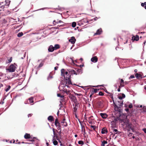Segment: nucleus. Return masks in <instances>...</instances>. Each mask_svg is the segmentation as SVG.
<instances>
[{
	"instance_id": "c03bdc74",
	"label": "nucleus",
	"mask_w": 146,
	"mask_h": 146,
	"mask_svg": "<svg viewBox=\"0 0 146 146\" xmlns=\"http://www.w3.org/2000/svg\"><path fill=\"white\" fill-rule=\"evenodd\" d=\"M113 131L114 132H115V133H117V129H114Z\"/></svg>"
},
{
	"instance_id": "ea45409f",
	"label": "nucleus",
	"mask_w": 146,
	"mask_h": 146,
	"mask_svg": "<svg viewBox=\"0 0 146 146\" xmlns=\"http://www.w3.org/2000/svg\"><path fill=\"white\" fill-rule=\"evenodd\" d=\"M135 78V77L133 75H131L130 77L129 78V79L133 78Z\"/></svg>"
},
{
	"instance_id": "4d7b16f0",
	"label": "nucleus",
	"mask_w": 146,
	"mask_h": 146,
	"mask_svg": "<svg viewBox=\"0 0 146 146\" xmlns=\"http://www.w3.org/2000/svg\"><path fill=\"white\" fill-rule=\"evenodd\" d=\"M145 43H146V41H144V43H143V44H144V45H145Z\"/></svg>"
},
{
	"instance_id": "f704fd0d",
	"label": "nucleus",
	"mask_w": 146,
	"mask_h": 146,
	"mask_svg": "<svg viewBox=\"0 0 146 146\" xmlns=\"http://www.w3.org/2000/svg\"><path fill=\"white\" fill-rule=\"evenodd\" d=\"M57 96L58 97H59L62 98H63L64 97V96H63L61 95L60 94H58Z\"/></svg>"
},
{
	"instance_id": "864d4df0",
	"label": "nucleus",
	"mask_w": 146,
	"mask_h": 146,
	"mask_svg": "<svg viewBox=\"0 0 146 146\" xmlns=\"http://www.w3.org/2000/svg\"><path fill=\"white\" fill-rule=\"evenodd\" d=\"M58 68V67H54V69L55 70H57Z\"/></svg>"
},
{
	"instance_id": "9b49d317",
	"label": "nucleus",
	"mask_w": 146,
	"mask_h": 146,
	"mask_svg": "<svg viewBox=\"0 0 146 146\" xmlns=\"http://www.w3.org/2000/svg\"><path fill=\"white\" fill-rule=\"evenodd\" d=\"M73 106L74 111L75 112L76 111L78 108V104L76 103H75L73 105Z\"/></svg>"
},
{
	"instance_id": "4c0bfd02",
	"label": "nucleus",
	"mask_w": 146,
	"mask_h": 146,
	"mask_svg": "<svg viewBox=\"0 0 146 146\" xmlns=\"http://www.w3.org/2000/svg\"><path fill=\"white\" fill-rule=\"evenodd\" d=\"M99 95L100 96H102L104 95V94L102 92H99Z\"/></svg>"
},
{
	"instance_id": "f3484780",
	"label": "nucleus",
	"mask_w": 146,
	"mask_h": 146,
	"mask_svg": "<svg viewBox=\"0 0 146 146\" xmlns=\"http://www.w3.org/2000/svg\"><path fill=\"white\" fill-rule=\"evenodd\" d=\"M48 120L52 122L54 121V118L52 116H49L48 118Z\"/></svg>"
},
{
	"instance_id": "c9c22d12",
	"label": "nucleus",
	"mask_w": 146,
	"mask_h": 146,
	"mask_svg": "<svg viewBox=\"0 0 146 146\" xmlns=\"http://www.w3.org/2000/svg\"><path fill=\"white\" fill-rule=\"evenodd\" d=\"M71 72L73 73L74 74H75L76 75L77 74H78L77 73H76V72H75V71L74 70H72L71 71Z\"/></svg>"
},
{
	"instance_id": "680f3d73",
	"label": "nucleus",
	"mask_w": 146,
	"mask_h": 146,
	"mask_svg": "<svg viewBox=\"0 0 146 146\" xmlns=\"http://www.w3.org/2000/svg\"><path fill=\"white\" fill-rule=\"evenodd\" d=\"M80 60L81 61H82L83 60V59L82 58H80Z\"/></svg>"
},
{
	"instance_id": "aec40b11",
	"label": "nucleus",
	"mask_w": 146,
	"mask_h": 146,
	"mask_svg": "<svg viewBox=\"0 0 146 146\" xmlns=\"http://www.w3.org/2000/svg\"><path fill=\"white\" fill-rule=\"evenodd\" d=\"M82 131L84 135L86 134L85 127L83 126H82Z\"/></svg>"
},
{
	"instance_id": "dca6fc26",
	"label": "nucleus",
	"mask_w": 146,
	"mask_h": 146,
	"mask_svg": "<svg viewBox=\"0 0 146 146\" xmlns=\"http://www.w3.org/2000/svg\"><path fill=\"white\" fill-rule=\"evenodd\" d=\"M55 125L57 127V129L58 130H60L61 126L60 125L59 123H56L55 124Z\"/></svg>"
},
{
	"instance_id": "58836bf2",
	"label": "nucleus",
	"mask_w": 146,
	"mask_h": 146,
	"mask_svg": "<svg viewBox=\"0 0 146 146\" xmlns=\"http://www.w3.org/2000/svg\"><path fill=\"white\" fill-rule=\"evenodd\" d=\"M145 5H146V2H144V3H142L141 4V5L142 7H143Z\"/></svg>"
},
{
	"instance_id": "6e6552de",
	"label": "nucleus",
	"mask_w": 146,
	"mask_h": 146,
	"mask_svg": "<svg viewBox=\"0 0 146 146\" xmlns=\"http://www.w3.org/2000/svg\"><path fill=\"white\" fill-rule=\"evenodd\" d=\"M65 79L66 80V84H68V86H69V85L72 84V83L70 80V78H67Z\"/></svg>"
},
{
	"instance_id": "f03ea898",
	"label": "nucleus",
	"mask_w": 146,
	"mask_h": 146,
	"mask_svg": "<svg viewBox=\"0 0 146 146\" xmlns=\"http://www.w3.org/2000/svg\"><path fill=\"white\" fill-rule=\"evenodd\" d=\"M61 75L62 76H63L64 78H70V75L68 72L67 71H65L64 69H62L61 70Z\"/></svg>"
},
{
	"instance_id": "f8f14e48",
	"label": "nucleus",
	"mask_w": 146,
	"mask_h": 146,
	"mask_svg": "<svg viewBox=\"0 0 146 146\" xmlns=\"http://www.w3.org/2000/svg\"><path fill=\"white\" fill-rule=\"evenodd\" d=\"M102 31V29L101 28H100L97 30L96 32L94 34V35H100L101 34Z\"/></svg>"
},
{
	"instance_id": "5fc2aeb1",
	"label": "nucleus",
	"mask_w": 146,
	"mask_h": 146,
	"mask_svg": "<svg viewBox=\"0 0 146 146\" xmlns=\"http://www.w3.org/2000/svg\"><path fill=\"white\" fill-rule=\"evenodd\" d=\"M144 111H146L145 110H146V107H143Z\"/></svg>"
},
{
	"instance_id": "0e129e2a",
	"label": "nucleus",
	"mask_w": 146,
	"mask_h": 146,
	"mask_svg": "<svg viewBox=\"0 0 146 146\" xmlns=\"http://www.w3.org/2000/svg\"><path fill=\"white\" fill-rule=\"evenodd\" d=\"M139 107L140 108H142V105H140Z\"/></svg>"
},
{
	"instance_id": "e433bc0d",
	"label": "nucleus",
	"mask_w": 146,
	"mask_h": 146,
	"mask_svg": "<svg viewBox=\"0 0 146 146\" xmlns=\"http://www.w3.org/2000/svg\"><path fill=\"white\" fill-rule=\"evenodd\" d=\"M94 91V92L96 93L98 90H99V89H93Z\"/></svg>"
},
{
	"instance_id": "de8ad7c7",
	"label": "nucleus",
	"mask_w": 146,
	"mask_h": 146,
	"mask_svg": "<svg viewBox=\"0 0 146 146\" xmlns=\"http://www.w3.org/2000/svg\"><path fill=\"white\" fill-rule=\"evenodd\" d=\"M58 130L59 131L58 132V133L59 134V135H60V134H61V128H60V130Z\"/></svg>"
},
{
	"instance_id": "9d476101",
	"label": "nucleus",
	"mask_w": 146,
	"mask_h": 146,
	"mask_svg": "<svg viewBox=\"0 0 146 146\" xmlns=\"http://www.w3.org/2000/svg\"><path fill=\"white\" fill-rule=\"evenodd\" d=\"M124 123L127 127L129 128H131V123L129 122L128 121H127L125 123Z\"/></svg>"
},
{
	"instance_id": "423d86ee",
	"label": "nucleus",
	"mask_w": 146,
	"mask_h": 146,
	"mask_svg": "<svg viewBox=\"0 0 146 146\" xmlns=\"http://www.w3.org/2000/svg\"><path fill=\"white\" fill-rule=\"evenodd\" d=\"M76 41V39L74 36L71 37V38L69 40V41L72 44H74L75 43Z\"/></svg>"
},
{
	"instance_id": "6ab92c4d",
	"label": "nucleus",
	"mask_w": 146,
	"mask_h": 146,
	"mask_svg": "<svg viewBox=\"0 0 146 146\" xmlns=\"http://www.w3.org/2000/svg\"><path fill=\"white\" fill-rule=\"evenodd\" d=\"M52 142L53 143L54 145H57L58 144V143L57 141L55 139V137H53V139H52Z\"/></svg>"
},
{
	"instance_id": "c85d7f7f",
	"label": "nucleus",
	"mask_w": 146,
	"mask_h": 146,
	"mask_svg": "<svg viewBox=\"0 0 146 146\" xmlns=\"http://www.w3.org/2000/svg\"><path fill=\"white\" fill-rule=\"evenodd\" d=\"M23 35V33L22 32H20L17 35V36L19 37H20L21 36H22Z\"/></svg>"
},
{
	"instance_id": "20e7f679",
	"label": "nucleus",
	"mask_w": 146,
	"mask_h": 146,
	"mask_svg": "<svg viewBox=\"0 0 146 146\" xmlns=\"http://www.w3.org/2000/svg\"><path fill=\"white\" fill-rule=\"evenodd\" d=\"M16 68V67L13 64H11L8 68L6 69V70L9 72H13L15 71Z\"/></svg>"
},
{
	"instance_id": "cd10ccee",
	"label": "nucleus",
	"mask_w": 146,
	"mask_h": 146,
	"mask_svg": "<svg viewBox=\"0 0 146 146\" xmlns=\"http://www.w3.org/2000/svg\"><path fill=\"white\" fill-rule=\"evenodd\" d=\"M29 102L31 103H33V98L32 97H31L29 99Z\"/></svg>"
},
{
	"instance_id": "a19ab883",
	"label": "nucleus",
	"mask_w": 146,
	"mask_h": 146,
	"mask_svg": "<svg viewBox=\"0 0 146 146\" xmlns=\"http://www.w3.org/2000/svg\"><path fill=\"white\" fill-rule=\"evenodd\" d=\"M43 63L42 62H41L39 65V67H41L43 65Z\"/></svg>"
},
{
	"instance_id": "39448f33",
	"label": "nucleus",
	"mask_w": 146,
	"mask_h": 146,
	"mask_svg": "<svg viewBox=\"0 0 146 146\" xmlns=\"http://www.w3.org/2000/svg\"><path fill=\"white\" fill-rule=\"evenodd\" d=\"M24 138L25 139H29V141H34V139L35 138V137L33 138H32V137H31L30 135L29 134H28V133H26L24 135Z\"/></svg>"
},
{
	"instance_id": "774afa93",
	"label": "nucleus",
	"mask_w": 146,
	"mask_h": 146,
	"mask_svg": "<svg viewBox=\"0 0 146 146\" xmlns=\"http://www.w3.org/2000/svg\"><path fill=\"white\" fill-rule=\"evenodd\" d=\"M68 146H72L71 145H70Z\"/></svg>"
},
{
	"instance_id": "2f4dec72",
	"label": "nucleus",
	"mask_w": 146,
	"mask_h": 146,
	"mask_svg": "<svg viewBox=\"0 0 146 146\" xmlns=\"http://www.w3.org/2000/svg\"><path fill=\"white\" fill-rule=\"evenodd\" d=\"M78 143L80 145H83L84 144L83 142L82 141H79L78 142Z\"/></svg>"
},
{
	"instance_id": "49530a36",
	"label": "nucleus",
	"mask_w": 146,
	"mask_h": 146,
	"mask_svg": "<svg viewBox=\"0 0 146 146\" xmlns=\"http://www.w3.org/2000/svg\"><path fill=\"white\" fill-rule=\"evenodd\" d=\"M12 60V58L11 57L10 58L9 60V62H11Z\"/></svg>"
},
{
	"instance_id": "ddd939ff",
	"label": "nucleus",
	"mask_w": 146,
	"mask_h": 146,
	"mask_svg": "<svg viewBox=\"0 0 146 146\" xmlns=\"http://www.w3.org/2000/svg\"><path fill=\"white\" fill-rule=\"evenodd\" d=\"M54 50V48L52 45H50L49 46L48 50L49 52H52Z\"/></svg>"
},
{
	"instance_id": "72a5a7b5",
	"label": "nucleus",
	"mask_w": 146,
	"mask_h": 146,
	"mask_svg": "<svg viewBox=\"0 0 146 146\" xmlns=\"http://www.w3.org/2000/svg\"><path fill=\"white\" fill-rule=\"evenodd\" d=\"M59 123V122H58V118H56L55 120L54 124H56V123Z\"/></svg>"
},
{
	"instance_id": "412c9836",
	"label": "nucleus",
	"mask_w": 146,
	"mask_h": 146,
	"mask_svg": "<svg viewBox=\"0 0 146 146\" xmlns=\"http://www.w3.org/2000/svg\"><path fill=\"white\" fill-rule=\"evenodd\" d=\"M62 125L63 127H66L67 125V123L65 121H62L61 122Z\"/></svg>"
},
{
	"instance_id": "a878e982",
	"label": "nucleus",
	"mask_w": 146,
	"mask_h": 146,
	"mask_svg": "<svg viewBox=\"0 0 146 146\" xmlns=\"http://www.w3.org/2000/svg\"><path fill=\"white\" fill-rule=\"evenodd\" d=\"M54 47V50H56L59 48L60 46L58 44H56L55 45Z\"/></svg>"
},
{
	"instance_id": "7ed1b4c3",
	"label": "nucleus",
	"mask_w": 146,
	"mask_h": 146,
	"mask_svg": "<svg viewBox=\"0 0 146 146\" xmlns=\"http://www.w3.org/2000/svg\"><path fill=\"white\" fill-rule=\"evenodd\" d=\"M10 1L6 0L4 2L0 3V11L3 9L5 6H8L10 4Z\"/></svg>"
},
{
	"instance_id": "4468645a",
	"label": "nucleus",
	"mask_w": 146,
	"mask_h": 146,
	"mask_svg": "<svg viewBox=\"0 0 146 146\" xmlns=\"http://www.w3.org/2000/svg\"><path fill=\"white\" fill-rule=\"evenodd\" d=\"M132 39L133 40L137 41L139 39V36L138 35H136L135 36H133L132 37Z\"/></svg>"
},
{
	"instance_id": "338daca9",
	"label": "nucleus",
	"mask_w": 146,
	"mask_h": 146,
	"mask_svg": "<svg viewBox=\"0 0 146 146\" xmlns=\"http://www.w3.org/2000/svg\"><path fill=\"white\" fill-rule=\"evenodd\" d=\"M111 96H112H112H113V94H111Z\"/></svg>"
},
{
	"instance_id": "603ef678",
	"label": "nucleus",
	"mask_w": 146,
	"mask_h": 146,
	"mask_svg": "<svg viewBox=\"0 0 146 146\" xmlns=\"http://www.w3.org/2000/svg\"><path fill=\"white\" fill-rule=\"evenodd\" d=\"M32 114H29L28 115V117H31L32 115Z\"/></svg>"
},
{
	"instance_id": "393cba45",
	"label": "nucleus",
	"mask_w": 146,
	"mask_h": 146,
	"mask_svg": "<svg viewBox=\"0 0 146 146\" xmlns=\"http://www.w3.org/2000/svg\"><path fill=\"white\" fill-rule=\"evenodd\" d=\"M107 142L106 141H102V146H105V144L107 143Z\"/></svg>"
},
{
	"instance_id": "09e8293b",
	"label": "nucleus",
	"mask_w": 146,
	"mask_h": 146,
	"mask_svg": "<svg viewBox=\"0 0 146 146\" xmlns=\"http://www.w3.org/2000/svg\"><path fill=\"white\" fill-rule=\"evenodd\" d=\"M118 98L119 99L121 100L123 99V98H122L121 96H118Z\"/></svg>"
},
{
	"instance_id": "1a4fd4ad",
	"label": "nucleus",
	"mask_w": 146,
	"mask_h": 146,
	"mask_svg": "<svg viewBox=\"0 0 146 146\" xmlns=\"http://www.w3.org/2000/svg\"><path fill=\"white\" fill-rule=\"evenodd\" d=\"M98 60V58L97 56H95L92 58L91 60L92 62L94 63H96L97 62Z\"/></svg>"
},
{
	"instance_id": "bb28decb",
	"label": "nucleus",
	"mask_w": 146,
	"mask_h": 146,
	"mask_svg": "<svg viewBox=\"0 0 146 146\" xmlns=\"http://www.w3.org/2000/svg\"><path fill=\"white\" fill-rule=\"evenodd\" d=\"M69 61L70 62V63L72 64H74V61L73 59L72 58H70L69 59Z\"/></svg>"
},
{
	"instance_id": "f257e3e1",
	"label": "nucleus",
	"mask_w": 146,
	"mask_h": 146,
	"mask_svg": "<svg viewBox=\"0 0 146 146\" xmlns=\"http://www.w3.org/2000/svg\"><path fill=\"white\" fill-rule=\"evenodd\" d=\"M58 88L60 91H64L67 94H69L71 91L69 89V86H68V84H65L62 82H61Z\"/></svg>"
},
{
	"instance_id": "a18cd8bd",
	"label": "nucleus",
	"mask_w": 146,
	"mask_h": 146,
	"mask_svg": "<svg viewBox=\"0 0 146 146\" xmlns=\"http://www.w3.org/2000/svg\"><path fill=\"white\" fill-rule=\"evenodd\" d=\"M77 71L78 72H79V73H81V69H78L77 70Z\"/></svg>"
},
{
	"instance_id": "5701e85b",
	"label": "nucleus",
	"mask_w": 146,
	"mask_h": 146,
	"mask_svg": "<svg viewBox=\"0 0 146 146\" xmlns=\"http://www.w3.org/2000/svg\"><path fill=\"white\" fill-rule=\"evenodd\" d=\"M59 23H63V22L62 21H61L60 20L58 22H56L55 20H54L53 21V24L54 25H56V24H58Z\"/></svg>"
},
{
	"instance_id": "a211bd4d",
	"label": "nucleus",
	"mask_w": 146,
	"mask_h": 146,
	"mask_svg": "<svg viewBox=\"0 0 146 146\" xmlns=\"http://www.w3.org/2000/svg\"><path fill=\"white\" fill-rule=\"evenodd\" d=\"M107 132V129L105 128H103L102 130L101 133L102 134H104L106 133Z\"/></svg>"
},
{
	"instance_id": "4be33fe9",
	"label": "nucleus",
	"mask_w": 146,
	"mask_h": 146,
	"mask_svg": "<svg viewBox=\"0 0 146 146\" xmlns=\"http://www.w3.org/2000/svg\"><path fill=\"white\" fill-rule=\"evenodd\" d=\"M135 76L137 78H142L141 75L137 73L135 74Z\"/></svg>"
},
{
	"instance_id": "79ce46f5",
	"label": "nucleus",
	"mask_w": 146,
	"mask_h": 146,
	"mask_svg": "<svg viewBox=\"0 0 146 146\" xmlns=\"http://www.w3.org/2000/svg\"><path fill=\"white\" fill-rule=\"evenodd\" d=\"M132 107H133V106H132V105L131 104L129 105V108H132Z\"/></svg>"
},
{
	"instance_id": "0eeeda50",
	"label": "nucleus",
	"mask_w": 146,
	"mask_h": 146,
	"mask_svg": "<svg viewBox=\"0 0 146 146\" xmlns=\"http://www.w3.org/2000/svg\"><path fill=\"white\" fill-rule=\"evenodd\" d=\"M52 131H53V134H54V135L53 136V138L55 137L56 138V139H57V140L59 141L60 142H61L58 139V137L57 135L55 133V129L53 128H52Z\"/></svg>"
},
{
	"instance_id": "c756f323",
	"label": "nucleus",
	"mask_w": 146,
	"mask_h": 146,
	"mask_svg": "<svg viewBox=\"0 0 146 146\" xmlns=\"http://www.w3.org/2000/svg\"><path fill=\"white\" fill-rule=\"evenodd\" d=\"M76 25V23L75 22H73L72 24V26L73 27H75Z\"/></svg>"
},
{
	"instance_id": "2eb2a0df",
	"label": "nucleus",
	"mask_w": 146,
	"mask_h": 146,
	"mask_svg": "<svg viewBox=\"0 0 146 146\" xmlns=\"http://www.w3.org/2000/svg\"><path fill=\"white\" fill-rule=\"evenodd\" d=\"M100 115L104 119L108 117L106 113H101Z\"/></svg>"
},
{
	"instance_id": "b1692460",
	"label": "nucleus",
	"mask_w": 146,
	"mask_h": 146,
	"mask_svg": "<svg viewBox=\"0 0 146 146\" xmlns=\"http://www.w3.org/2000/svg\"><path fill=\"white\" fill-rule=\"evenodd\" d=\"M124 83L123 80L122 79L121 80L120 85L121 87H122L123 86V84Z\"/></svg>"
},
{
	"instance_id": "69168bd1",
	"label": "nucleus",
	"mask_w": 146,
	"mask_h": 146,
	"mask_svg": "<svg viewBox=\"0 0 146 146\" xmlns=\"http://www.w3.org/2000/svg\"><path fill=\"white\" fill-rule=\"evenodd\" d=\"M132 138H133V139H134V138H135V136H133L132 137Z\"/></svg>"
},
{
	"instance_id": "473e14b6",
	"label": "nucleus",
	"mask_w": 146,
	"mask_h": 146,
	"mask_svg": "<svg viewBox=\"0 0 146 146\" xmlns=\"http://www.w3.org/2000/svg\"><path fill=\"white\" fill-rule=\"evenodd\" d=\"M90 127L91 128H93V129L94 130H95L96 128V127L95 126H93V125H91Z\"/></svg>"
},
{
	"instance_id": "052dcab7",
	"label": "nucleus",
	"mask_w": 146,
	"mask_h": 146,
	"mask_svg": "<svg viewBox=\"0 0 146 146\" xmlns=\"http://www.w3.org/2000/svg\"><path fill=\"white\" fill-rule=\"evenodd\" d=\"M144 89H145V90L146 89V85L145 86H144Z\"/></svg>"
},
{
	"instance_id": "6e6d98bb",
	"label": "nucleus",
	"mask_w": 146,
	"mask_h": 146,
	"mask_svg": "<svg viewBox=\"0 0 146 146\" xmlns=\"http://www.w3.org/2000/svg\"><path fill=\"white\" fill-rule=\"evenodd\" d=\"M137 69H135V70H134V72H137Z\"/></svg>"
},
{
	"instance_id": "bf43d9fd",
	"label": "nucleus",
	"mask_w": 146,
	"mask_h": 146,
	"mask_svg": "<svg viewBox=\"0 0 146 146\" xmlns=\"http://www.w3.org/2000/svg\"><path fill=\"white\" fill-rule=\"evenodd\" d=\"M65 120H66V119H65V118H64L63 119V121H65Z\"/></svg>"
},
{
	"instance_id": "37998d69",
	"label": "nucleus",
	"mask_w": 146,
	"mask_h": 146,
	"mask_svg": "<svg viewBox=\"0 0 146 146\" xmlns=\"http://www.w3.org/2000/svg\"><path fill=\"white\" fill-rule=\"evenodd\" d=\"M121 97L123 98H124L125 97V95L124 94H122L121 95Z\"/></svg>"
},
{
	"instance_id": "13d9d810",
	"label": "nucleus",
	"mask_w": 146,
	"mask_h": 146,
	"mask_svg": "<svg viewBox=\"0 0 146 146\" xmlns=\"http://www.w3.org/2000/svg\"><path fill=\"white\" fill-rule=\"evenodd\" d=\"M74 136L75 137H77V135H74Z\"/></svg>"
},
{
	"instance_id": "7c9ffc66",
	"label": "nucleus",
	"mask_w": 146,
	"mask_h": 146,
	"mask_svg": "<svg viewBox=\"0 0 146 146\" xmlns=\"http://www.w3.org/2000/svg\"><path fill=\"white\" fill-rule=\"evenodd\" d=\"M11 87L10 86H9L8 87L6 88L5 89V91L6 92L8 91L10 88Z\"/></svg>"
},
{
	"instance_id": "3c124183",
	"label": "nucleus",
	"mask_w": 146,
	"mask_h": 146,
	"mask_svg": "<svg viewBox=\"0 0 146 146\" xmlns=\"http://www.w3.org/2000/svg\"><path fill=\"white\" fill-rule=\"evenodd\" d=\"M121 86H119V88H118V89L117 90V91L118 92H119L120 91V88H121Z\"/></svg>"
},
{
	"instance_id": "8fccbe9b",
	"label": "nucleus",
	"mask_w": 146,
	"mask_h": 146,
	"mask_svg": "<svg viewBox=\"0 0 146 146\" xmlns=\"http://www.w3.org/2000/svg\"><path fill=\"white\" fill-rule=\"evenodd\" d=\"M143 130L144 131V132L146 133V129L144 128L143 129Z\"/></svg>"
},
{
	"instance_id": "e2e57ef3",
	"label": "nucleus",
	"mask_w": 146,
	"mask_h": 146,
	"mask_svg": "<svg viewBox=\"0 0 146 146\" xmlns=\"http://www.w3.org/2000/svg\"><path fill=\"white\" fill-rule=\"evenodd\" d=\"M144 8L145 9H146V5H145V6H144Z\"/></svg>"
}]
</instances>
